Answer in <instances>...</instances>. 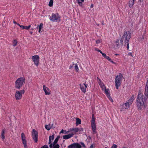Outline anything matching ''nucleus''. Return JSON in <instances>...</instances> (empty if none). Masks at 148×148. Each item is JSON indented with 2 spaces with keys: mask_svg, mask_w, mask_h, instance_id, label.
<instances>
[{
  "mask_svg": "<svg viewBox=\"0 0 148 148\" xmlns=\"http://www.w3.org/2000/svg\"><path fill=\"white\" fill-rule=\"evenodd\" d=\"M148 98V96H145L140 92H138L136 100L137 105L138 109H141Z\"/></svg>",
  "mask_w": 148,
  "mask_h": 148,
  "instance_id": "obj_1",
  "label": "nucleus"
},
{
  "mask_svg": "<svg viewBox=\"0 0 148 148\" xmlns=\"http://www.w3.org/2000/svg\"><path fill=\"white\" fill-rule=\"evenodd\" d=\"M25 83V79L24 77H21L18 78L15 82V88L20 89Z\"/></svg>",
  "mask_w": 148,
  "mask_h": 148,
  "instance_id": "obj_2",
  "label": "nucleus"
},
{
  "mask_svg": "<svg viewBox=\"0 0 148 148\" xmlns=\"http://www.w3.org/2000/svg\"><path fill=\"white\" fill-rule=\"evenodd\" d=\"M123 79V75L121 73H119L115 77V83L116 89H118L121 84V82Z\"/></svg>",
  "mask_w": 148,
  "mask_h": 148,
  "instance_id": "obj_3",
  "label": "nucleus"
},
{
  "mask_svg": "<svg viewBox=\"0 0 148 148\" xmlns=\"http://www.w3.org/2000/svg\"><path fill=\"white\" fill-rule=\"evenodd\" d=\"M49 19L53 22H60L61 20L60 16L58 13L52 14Z\"/></svg>",
  "mask_w": 148,
  "mask_h": 148,
  "instance_id": "obj_4",
  "label": "nucleus"
},
{
  "mask_svg": "<svg viewBox=\"0 0 148 148\" xmlns=\"http://www.w3.org/2000/svg\"><path fill=\"white\" fill-rule=\"evenodd\" d=\"M125 39V45H127V49H128L129 48V42L130 40V32H126L122 36V39Z\"/></svg>",
  "mask_w": 148,
  "mask_h": 148,
  "instance_id": "obj_5",
  "label": "nucleus"
},
{
  "mask_svg": "<svg viewBox=\"0 0 148 148\" xmlns=\"http://www.w3.org/2000/svg\"><path fill=\"white\" fill-rule=\"evenodd\" d=\"M25 92L24 90L16 91L15 96L16 99L18 100L21 99L22 97V95Z\"/></svg>",
  "mask_w": 148,
  "mask_h": 148,
  "instance_id": "obj_6",
  "label": "nucleus"
},
{
  "mask_svg": "<svg viewBox=\"0 0 148 148\" xmlns=\"http://www.w3.org/2000/svg\"><path fill=\"white\" fill-rule=\"evenodd\" d=\"M32 58L34 64L36 66H38L39 64L40 59L39 56L37 55H34L32 56Z\"/></svg>",
  "mask_w": 148,
  "mask_h": 148,
  "instance_id": "obj_7",
  "label": "nucleus"
},
{
  "mask_svg": "<svg viewBox=\"0 0 148 148\" xmlns=\"http://www.w3.org/2000/svg\"><path fill=\"white\" fill-rule=\"evenodd\" d=\"M21 138L22 139V143L24 145V148H27V141L26 139V137L25 134L23 133H22L21 134Z\"/></svg>",
  "mask_w": 148,
  "mask_h": 148,
  "instance_id": "obj_8",
  "label": "nucleus"
},
{
  "mask_svg": "<svg viewBox=\"0 0 148 148\" xmlns=\"http://www.w3.org/2000/svg\"><path fill=\"white\" fill-rule=\"evenodd\" d=\"M32 138L35 143H37L38 138V133L37 131L33 129L32 132Z\"/></svg>",
  "mask_w": 148,
  "mask_h": 148,
  "instance_id": "obj_9",
  "label": "nucleus"
},
{
  "mask_svg": "<svg viewBox=\"0 0 148 148\" xmlns=\"http://www.w3.org/2000/svg\"><path fill=\"white\" fill-rule=\"evenodd\" d=\"M88 86V84H86V82L83 84H79L80 88L84 93H85L86 92V89Z\"/></svg>",
  "mask_w": 148,
  "mask_h": 148,
  "instance_id": "obj_10",
  "label": "nucleus"
},
{
  "mask_svg": "<svg viewBox=\"0 0 148 148\" xmlns=\"http://www.w3.org/2000/svg\"><path fill=\"white\" fill-rule=\"evenodd\" d=\"M82 146L78 143H74L69 145L68 148H81Z\"/></svg>",
  "mask_w": 148,
  "mask_h": 148,
  "instance_id": "obj_11",
  "label": "nucleus"
},
{
  "mask_svg": "<svg viewBox=\"0 0 148 148\" xmlns=\"http://www.w3.org/2000/svg\"><path fill=\"white\" fill-rule=\"evenodd\" d=\"M43 88L46 95H49L51 94V91L49 88L46 87L45 85H43Z\"/></svg>",
  "mask_w": 148,
  "mask_h": 148,
  "instance_id": "obj_12",
  "label": "nucleus"
},
{
  "mask_svg": "<svg viewBox=\"0 0 148 148\" xmlns=\"http://www.w3.org/2000/svg\"><path fill=\"white\" fill-rule=\"evenodd\" d=\"M73 134L71 133L65 135L63 136V138L64 139H68L73 137Z\"/></svg>",
  "mask_w": 148,
  "mask_h": 148,
  "instance_id": "obj_13",
  "label": "nucleus"
},
{
  "mask_svg": "<svg viewBox=\"0 0 148 148\" xmlns=\"http://www.w3.org/2000/svg\"><path fill=\"white\" fill-rule=\"evenodd\" d=\"M102 56L104 57V58L108 60V61L113 63H114V62L111 60V58L109 56H107L105 53H102Z\"/></svg>",
  "mask_w": 148,
  "mask_h": 148,
  "instance_id": "obj_14",
  "label": "nucleus"
},
{
  "mask_svg": "<svg viewBox=\"0 0 148 148\" xmlns=\"http://www.w3.org/2000/svg\"><path fill=\"white\" fill-rule=\"evenodd\" d=\"M130 106V100H128L123 105V107L125 109H127Z\"/></svg>",
  "mask_w": 148,
  "mask_h": 148,
  "instance_id": "obj_15",
  "label": "nucleus"
},
{
  "mask_svg": "<svg viewBox=\"0 0 148 148\" xmlns=\"http://www.w3.org/2000/svg\"><path fill=\"white\" fill-rule=\"evenodd\" d=\"M145 95L148 96V79L147 81L145 86Z\"/></svg>",
  "mask_w": 148,
  "mask_h": 148,
  "instance_id": "obj_16",
  "label": "nucleus"
},
{
  "mask_svg": "<svg viewBox=\"0 0 148 148\" xmlns=\"http://www.w3.org/2000/svg\"><path fill=\"white\" fill-rule=\"evenodd\" d=\"M79 129L78 128H70L69 129V131H73L74 133H76L79 131Z\"/></svg>",
  "mask_w": 148,
  "mask_h": 148,
  "instance_id": "obj_17",
  "label": "nucleus"
},
{
  "mask_svg": "<svg viewBox=\"0 0 148 148\" xmlns=\"http://www.w3.org/2000/svg\"><path fill=\"white\" fill-rule=\"evenodd\" d=\"M105 94L106 95L107 97L110 95V93L109 92V90L108 89H106V88L104 89L103 91Z\"/></svg>",
  "mask_w": 148,
  "mask_h": 148,
  "instance_id": "obj_18",
  "label": "nucleus"
},
{
  "mask_svg": "<svg viewBox=\"0 0 148 148\" xmlns=\"http://www.w3.org/2000/svg\"><path fill=\"white\" fill-rule=\"evenodd\" d=\"M54 138V134H53L51 136H50L49 138V144H50L51 143L52 140H53Z\"/></svg>",
  "mask_w": 148,
  "mask_h": 148,
  "instance_id": "obj_19",
  "label": "nucleus"
},
{
  "mask_svg": "<svg viewBox=\"0 0 148 148\" xmlns=\"http://www.w3.org/2000/svg\"><path fill=\"white\" fill-rule=\"evenodd\" d=\"M76 123H75V124L76 126H78L79 124L81 123V119L78 118H76Z\"/></svg>",
  "mask_w": 148,
  "mask_h": 148,
  "instance_id": "obj_20",
  "label": "nucleus"
},
{
  "mask_svg": "<svg viewBox=\"0 0 148 148\" xmlns=\"http://www.w3.org/2000/svg\"><path fill=\"white\" fill-rule=\"evenodd\" d=\"M45 129L48 131L50 130L52 128V126H51V124L46 125H45Z\"/></svg>",
  "mask_w": 148,
  "mask_h": 148,
  "instance_id": "obj_21",
  "label": "nucleus"
},
{
  "mask_svg": "<svg viewBox=\"0 0 148 148\" xmlns=\"http://www.w3.org/2000/svg\"><path fill=\"white\" fill-rule=\"evenodd\" d=\"M60 138V136H58L55 139L53 143V145H56V144L57 143L58 140Z\"/></svg>",
  "mask_w": 148,
  "mask_h": 148,
  "instance_id": "obj_22",
  "label": "nucleus"
},
{
  "mask_svg": "<svg viewBox=\"0 0 148 148\" xmlns=\"http://www.w3.org/2000/svg\"><path fill=\"white\" fill-rule=\"evenodd\" d=\"M18 41L16 39H14L12 41V45L14 47L16 46L18 43Z\"/></svg>",
  "mask_w": 148,
  "mask_h": 148,
  "instance_id": "obj_23",
  "label": "nucleus"
},
{
  "mask_svg": "<svg viewBox=\"0 0 148 148\" xmlns=\"http://www.w3.org/2000/svg\"><path fill=\"white\" fill-rule=\"evenodd\" d=\"M76 2L78 4L81 8H83V4L80 2V0H76Z\"/></svg>",
  "mask_w": 148,
  "mask_h": 148,
  "instance_id": "obj_24",
  "label": "nucleus"
},
{
  "mask_svg": "<svg viewBox=\"0 0 148 148\" xmlns=\"http://www.w3.org/2000/svg\"><path fill=\"white\" fill-rule=\"evenodd\" d=\"M5 133V130H3L1 132V137L3 139H4L5 138V136H4V134Z\"/></svg>",
  "mask_w": 148,
  "mask_h": 148,
  "instance_id": "obj_25",
  "label": "nucleus"
},
{
  "mask_svg": "<svg viewBox=\"0 0 148 148\" xmlns=\"http://www.w3.org/2000/svg\"><path fill=\"white\" fill-rule=\"evenodd\" d=\"M100 87L101 88L102 91H103L104 89L106 88V87L104 84H101V85H99Z\"/></svg>",
  "mask_w": 148,
  "mask_h": 148,
  "instance_id": "obj_26",
  "label": "nucleus"
},
{
  "mask_svg": "<svg viewBox=\"0 0 148 148\" xmlns=\"http://www.w3.org/2000/svg\"><path fill=\"white\" fill-rule=\"evenodd\" d=\"M97 81L99 84V85H101V84H103V82L101 81V79L99 78L98 77H97Z\"/></svg>",
  "mask_w": 148,
  "mask_h": 148,
  "instance_id": "obj_27",
  "label": "nucleus"
},
{
  "mask_svg": "<svg viewBox=\"0 0 148 148\" xmlns=\"http://www.w3.org/2000/svg\"><path fill=\"white\" fill-rule=\"evenodd\" d=\"M69 131H67L66 130H64L62 129L60 133L64 134H67L69 133Z\"/></svg>",
  "mask_w": 148,
  "mask_h": 148,
  "instance_id": "obj_28",
  "label": "nucleus"
},
{
  "mask_svg": "<svg viewBox=\"0 0 148 148\" xmlns=\"http://www.w3.org/2000/svg\"><path fill=\"white\" fill-rule=\"evenodd\" d=\"M43 24L42 23H40L39 26L38 25L37 27V28H39L41 29L43 28Z\"/></svg>",
  "mask_w": 148,
  "mask_h": 148,
  "instance_id": "obj_29",
  "label": "nucleus"
},
{
  "mask_svg": "<svg viewBox=\"0 0 148 148\" xmlns=\"http://www.w3.org/2000/svg\"><path fill=\"white\" fill-rule=\"evenodd\" d=\"M134 99V95H133L130 98V103H132Z\"/></svg>",
  "mask_w": 148,
  "mask_h": 148,
  "instance_id": "obj_30",
  "label": "nucleus"
},
{
  "mask_svg": "<svg viewBox=\"0 0 148 148\" xmlns=\"http://www.w3.org/2000/svg\"><path fill=\"white\" fill-rule=\"evenodd\" d=\"M53 0H50L49 4V7H52L53 5Z\"/></svg>",
  "mask_w": 148,
  "mask_h": 148,
  "instance_id": "obj_31",
  "label": "nucleus"
},
{
  "mask_svg": "<svg viewBox=\"0 0 148 148\" xmlns=\"http://www.w3.org/2000/svg\"><path fill=\"white\" fill-rule=\"evenodd\" d=\"M75 68L77 72H78L79 71V68L77 64H75Z\"/></svg>",
  "mask_w": 148,
  "mask_h": 148,
  "instance_id": "obj_32",
  "label": "nucleus"
},
{
  "mask_svg": "<svg viewBox=\"0 0 148 148\" xmlns=\"http://www.w3.org/2000/svg\"><path fill=\"white\" fill-rule=\"evenodd\" d=\"M31 27V25H29L28 26H25V29H26V30H28L30 29V28Z\"/></svg>",
  "mask_w": 148,
  "mask_h": 148,
  "instance_id": "obj_33",
  "label": "nucleus"
},
{
  "mask_svg": "<svg viewBox=\"0 0 148 148\" xmlns=\"http://www.w3.org/2000/svg\"><path fill=\"white\" fill-rule=\"evenodd\" d=\"M60 146L58 144L53 145V148H59Z\"/></svg>",
  "mask_w": 148,
  "mask_h": 148,
  "instance_id": "obj_34",
  "label": "nucleus"
},
{
  "mask_svg": "<svg viewBox=\"0 0 148 148\" xmlns=\"http://www.w3.org/2000/svg\"><path fill=\"white\" fill-rule=\"evenodd\" d=\"M95 51H97L99 52L102 54V53H103L101 51V50L99 49L98 48H95Z\"/></svg>",
  "mask_w": 148,
  "mask_h": 148,
  "instance_id": "obj_35",
  "label": "nucleus"
},
{
  "mask_svg": "<svg viewBox=\"0 0 148 148\" xmlns=\"http://www.w3.org/2000/svg\"><path fill=\"white\" fill-rule=\"evenodd\" d=\"M115 44L116 46H118L119 44V40H116Z\"/></svg>",
  "mask_w": 148,
  "mask_h": 148,
  "instance_id": "obj_36",
  "label": "nucleus"
},
{
  "mask_svg": "<svg viewBox=\"0 0 148 148\" xmlns=\"http://www.w3.org/2000/svg\"><path fill=\"white\" fill-rule=\"evenodd\" d=\"M107 97L108 98V99L112 102H113V100L111 98V97H110V95H109Z\"/></svg>",
  "mask_w": 148,
  "mask_h": 148,
  "instance_id": "obj_37",
  "label": "nucleus"
},
{
  "mask_svg": "<svg viewBox=\"0 0 148 148\" xmlns=\"http://www.w3.org/2000/svg\"><path fill=\"white\" fill-rule=\"evenodd\" d=\"M92 130L96 129V125H91Z\"/></svg>",
  "mask_w": 148,
  "mask_h": 148,
  "instance_id": "obj_38",
  "label": "nucleus"
},
{
  "mask_svg": "<svg viewBox=\"0 0 148 148\" xmlns=\"http://www.w3.org/2000/svg\"><path fill=\"white\" fill-rule=\"evenodd\" d=\"M117 146L116 145L114 144L112 145L111 148H117Z\"/></svg>",
  "mask_w": 148,
  "mask_h": 148,
  "instance_id": "obj_39",
  "label": "nucleus"
},
{
  "mask_svg": "<svg viewBox=\"0 0 148 148\" xmlns=\"http://www.w3.org/2000/svg\"><path fill=\"white\" fill-rule=\"evenodd\" d=\"M40 148H48V147L47 145H44Z\"/></svg>",
  "mask_w": 148,
  "mask_h": 148,
  "instance_id": "obj_40",
  "label": "nucleus"
},
{
  "mask_svg": "<svg viewBox=\"0 0 148 148\" xmlns=\"http://www.w3.org/2000/svg\"><path fill=\"white\" fill-rule=\"evenodd\" d=\"M96 125L95 121H91V125Z\"/></svg>",
  "mask_w": 148,
  "mask_h": 148,
  "instance_id": "obj_41",
  "label": "nucleus"
},
{
  "mask_svg": "<svg viewBox=\"0 0 148 148\" xmlns=\"http://www.w3.org/2000/svg\"><path fill=\"white\" fill-rule=\"evenodd\" d=\"M92 131L93 132V133L94 134H95L97 133V132L96 131V129L92 130Z\"/></svg>",
  "mask_w": 148,
  "mask_h": 148,
  "instance_id": "obj_42",
  "label": "nucleus"
},
{
  "mask_svg": "<svg viewBox=\"0 0 148 148\" xmlns=\"http://www.w3.org/2000/svg\"><path fill=\"white\" fill-rule=\"evenodd\" d=\"M81 144L82 145V146L84 147V148H85L86 147V146H85V144H84V143H83L82 142H81Z\"/></svg>",
  "mask_w": 148,
  "mask_h": 148,
  "instance_id": "obj_43",
  "label": "nucleus"
},
{
  "mask_svg": "<svg viewBox=\"0 0 148 148\" xmlns=\"http://www.w3.org/2000/svg\"><path fill=\"white\" fill-rule=\"evenodd\" d=\"M100 42V40H97L96 41V44H99Z\"/></svg>",
  "mask_w": 148,
  "mask_h": 148,
  "instance_id": "obj_44",
  "label": "nucleus"
},
{
  "mask_svg": "<svg viewBox=\"0 0 148 148\" xmlns=\"http://www.w3.org/2000/svg\"><path fill=\"white\" fill-rule=\"evenodd\" d=\"M95 146H93V145L92 144L90 146V148H95Z\"/></svg>",
  "mask_w": 148,
  "mask_h": 148,
  "instance_id": "obj_45",
  "label": "nucleus"
},
{
  "mask_svg": "<svg viewBox=\"0 0 148 148\" xmlns=\"http://www.w3.org/2000/svg\"><path fill=\"white\" fill-rule=\"evenodd\" d=\"M74 65V64H73V65H70L69 66V69H71L73 67Z\"/></svg>",
  "mask_w": 148,
  "mask_h": 148,
  "instance_id": "obj_46",
  "label": "nucleus"
},
{
  "mask_svg": "<svg viewBox=\"0 0 148 148\" xmlns=\"http://www.w3.org/2000/svg\"><path fill=\"white\" fill-rule=\"evenodd\" d=\"M49 147L51 148H52L53 147V145L52 144H51V143L50 144H49Z\"/></svg>",
  "mask_w": 148,
  "mask_h": 148,
  "instance_id": "obj_47",
  "label": "nucleus"
},
{
  "mask_svg": "<svg viewBox=\"0 0 148 148\" xmlns=\"http://www.w3.org/2000/svg\"><path fill=\"white\" fill-rule=\"evenodd\" d=\"M20 27L23 29H25V26L21 25Z\"/></svg>",
  "mask_w": 148,
  "mask_h": 148,
  "instance_id": "obj_48",
  "label": "nucleus"
},
{
  "mask_svg": "<svg viewBox=\"0 0 148 148\" xmlns=\"http://www.w3.org/2000/svg\"><path fill=\"white\" fill-rule=\"evenodd\" d=\"M94 115V114H92V118H95Z\"/></svg>",
  "mask_w": 148,
  "mask_h": 148,
  "instance_id": "obj_49",
  "label": "nucleus"
},
{
  "mask_svg": "<svg viewBox=\"0 0 148 148\" xmlns=\"http://www.w3.org/2000/svg\"><path fill=\"white\" fill-rule=\"evenodd\" d=\"M13 23H14V24H17V23L16 22V21H13Z\"/></svg>",
  "mask_w": 148,
  "mask_h": 148,
  "instance_id": "obj_50",
  "label": "nucleus"
},
{
  "mask_svg": "<svg viewBox=\"0 0 148 148\" xmlns=\"http://www.w3.org/2000/svg\"><path fill=\"white\" fill-rule=\"evenodd\" d=\"M95 121V118H92V121Z\"/></svg>",
  "mask_w": 148,
  "mask_h": 148,
  "instance_id": "obj_51",
  "label": "nucleus"
},
{
  "mask_svg": "<svg viewBox=\"0 0 148 148\" xmlns=\"http://www.w3.org/2000/svg\"><path fill=\"white\" fill-rule=\"evenodd\" d=\"M80 2H81L82 3V2H84V0H80Z\"/></svg>",
  "mask_w": 148,
  "mask_h": 148,
  "instance_id": "obj_52",
  "label": "nucleus"
},
{
  "mask_svg": "<svg viewBox=\"0 0 148 148\" xmlns=\"http://www.w3.org/2000/svg\"><path fill=\"white\" fill-rule=\"evenodd\" d=\"M17 24V25H18V26H19L20 27L21 26V25H20L18 23H17V24Z\"/></svg>",
  "mask_w": 148,
  "mask_h": 148,
  "instance_id": "obj_53",
  "label": "nucleus"
},
{
  "mask_svg": "<svg viewBox=\"0 0 148 148\" xmlns=\"http://www.w3.org/2000/svg\"><path fill=\"white\" fill-rule=\"evenodd\" d=\"M29 33H30L31 34H33V32H32V31H30V32H29Z\"/></svg>",
  "mask_w": 148,
  "mask_h": 148,
  "instance_id": "obj_54",
  "label": "nucleus"
},
{
  "mask_svg": "<svg viewBox=\"0 0 148 148\" xmlns=\"http://www.w3.org/2000/svg\"><path fill=\"white\" fill-rule=\"evenodd\" d=\"M93 7V4H92L91 5H90V8H92Z\"/></svg>",
  "mask_w": 148,
  "mask_h": 148,
  "instance_id": "obj_55",
  "label": "nucleus"
},
{
  "mask_svg": "<svg viewBox=\"0 0 148 148\" xmlns=\"http://www.w3.org/2000/svg\"><path fill=\"white\" fill-rule=\"evenodd\" d=\"M41 29H39V30H38V32H39L40 33V31H41Z\"/></svg>",
  "mask_w": 148,
  "mask_h": 148,
  "instance_id": "obj_56",
  "label": "nucleus"
},
{
  "mask_svg": "<svg viewBox=\"0 0 148 148\" xmlns=\"http://www.w3.org/2000/svg\"><path fill=\"white\" fill-rule=\"evenodd\" d=\"M132 0V1H132V2H133V3H132V5H133L134 4V0Z\"/></svg>",
  "mask_w": 148,
  "mask_h": 148,
  "instance_id": "obj_57",
  "label": "nucleus"
},
{
  "mask_svg": "<svg viewBox=\"0 0 148 148\" xmlns=\"http://www.w3.org/2000/svg\"><path fill=\"white\" fill-rule=\"evenodd\" d=\"M130 56H133L132 55V53H130Z\"/></svg>",
  "mask_w": 148,
  "mask_h": 148,
  "instance_id": "obj_58",
  "label": "nucleus"
},
{
  "mask_svg": "<svg viewBox=\"0 0 148 148\" xmlns=\"http://www.w3.org/2000/svg\"><path fill=\"white\" fill-rule=\"evenodd\" d=\"M83 129H82V128H81V130H80V131H83Z\"/></svg>",
  "mask_w": 148,
  "mask_h": 148,
  "instance_id": "obj_59",
  "label": "nucleus"
},
{
  "mask_svg": "<svg viewBox=\"0 0 148 148\" xmlns=\"http://www.w3.org/2000/svg\"><path fill=\"white\" fill-rule=\"evenodd\" d=\"M51 125V126H52V128L53 127V124H52Z\"/></svg>",
  "mask_w": 148,
  "mask_h": 148,
  "instance_id": "obj_60",
  "label": "nucleus"
},
{
  "mask_svg": "<svg viewBox=\"0 0 148 148\" xmlns=\"http://www.w3.org/2000/svg\"><path fill=\"white\" fill-rule=\"evenodd\" d=\"M143 0H139V1L140 2H141L142 1H143Z\"/></svg>",
  "mask_w": 148,
  "mask_h": 148,
  "instance_id": "obj_61",
  "label": "nucleus"
},
{
  "mask_svg": "<svg viewBox=\"0 0 148 148\" xmlns=\"http://www.w3.org/2000/svg\"><path fill=\"white\" fill-rule=\"evenodd\" d=\"M122 148H126V147H123Z\"/></svg>",
  "mask_w": 148,
  "mask_h": 148,
  "instance_id": "obj_62",
  "label": "nucleus"
},
{
  "mask_svg": "<svg viewBox=\"0 0 148 148\" xmlns=\"http://www.w3.org/2000/svg\"><path fill=\"white\" fill-rule=\"evenodd\" d=\"M128 5L130 6V3H128Z\"/></svg>",
  "mask_w": 148,
  "mask_h": 148,
  "instance_id": "obj_63",
  "label": "nucleus"
},
{
  "mask_svg": "<svg viewBox=\"0 0 148 148\" xmlns=\"http://www.w3.org/2000/svg\"><path fill=\"white\" fill-rule=\"evenodd\" d=\"M97 25H98V26H99V24H97Z\"/></svg>",
  "mask_w": 148,
  "mask_h": 148,
  "instance_id": "obj_64",
  "label": "nucleus"
}]
</instances>
